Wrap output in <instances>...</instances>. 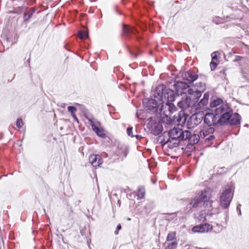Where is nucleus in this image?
<instances>
[{
	"mask_svg": "<svg viewBox=\"0 0 249 249\" xmlns=\"http://www.w3.org/2000/svg\"><path fill=\"white\" fill-rule=\"evenodd\" d=\"M189 131H183L178 127H174L168 133V137L160 135L157 137V142L162 145H167L170 149L177 147L182 141L186 140L190 135Z\"/></svg>",
	"mask_w": 249,
	"mask_h": 249,
	"instance_id": "f257e3e1",
	"label": "nucleus"
},
{
	"mask_svg": "<svg viewBox=\"0 0 249 249\" xmlns=\"http://www.w3.org/2000/svg\"><path fill=\"white\" fill-rule=\"evenodd\" d=\"M177 110V107L171 102L162 101L159 107L157 116L160 118L162 123L167 124H170L173 123L170 115L176 112Z\"/></svg>",
	"mask_w": 249,
	"mask_h": 249,
	"instance_id": "f03ea898",
	"label": "nucleus"
},
{
	"mask_svg": "<svg viewBox=\"0 0 249 249\" xmlns=\"http://www.w3.org/2000/svg\"><path fill=\"white\" fill-rule=\"evenodd\" d=\"M153 96L160 102H169L172 103L176 97L178 96L175 91L170 89H166L164 85L157 87L154 91Z\"/></svg>",
	"mask_w": 249,
	"mask_h": 249,
	"instance_id": "7ed1b4c3",
	"label": "nucleus"
},
{
	"mask_svg": "<svg viewBox=\"0 0 249 249\" xmlns=\"http://www.w3.org/2000/svg\"><path fill=\"white\" fill-rule=\"evenodd\" d=\"M231 109L227 104L220 105L218 108L214 109V112L216 114L222 124H226L231 113Z\"/></svg>",
	"mask_w": 249,
	"mask_h": 249,
	"instance_id": "20e7f679",
	"label": "nucleus"
},
{
	"mask_svg": "<svg viewBox=\"0 0 249 249\" xmlns=\"http://www.w3.org/2000/svg\"><path fill=\"white\" fill-rule=\"evenodd\" d=\"M154 99L152 98H145L143 100L142 103L144 108L151 114H155L157 116L159 107L160 106L161 102L159 101L154 96Z\"/></svg>",
	"mask_w": 249,
	"mask_h": 249,
	"instance_id": "39448f33",
	"label": "nucleus"
},
{
	"mask_svg": "<svg viewBox=\"0 0 249 249\" xmlns=\"http://www.w3.org/2000/svg\"><path fill=\"white\" fill-rule=\"evenodd\" d=\"M209 197V190H205L200 192L194 199H191L187 208L190 209L199 207L203 203V199Z\"/></svg>",
	"mask_w": 249,
	"mask_h": 249,
	"instance_id": "423d86ee",
	"label": "nucleus"
},
{
	"mask_svg": "<svg viewBox=\"0 0 249 249\" xmlns=\"http://www.w3.org/2000/svg\"><path fill=\"white\" fill-rule=\"evenodd\" d=\"M198 98L191 96L189 93L186 97H182L181 100L178 103V107L182 110H186L188 108L194 107L198 101Z\"/></svg>",
	"mask_w": 249,
	"mask_h": 249,
	"instance_id": "0eeeda50",
	"label": "nucleus"
},
{
	"mask_svg": "<svg viewBox=\"0 0 249 249\" xmlns=\"http://www.w3.org/2000/svg\"><path fill=\"white\" fill-rule=\"evenodd\" d=\"M233 192L231 188L226 189L220 196V205L225 209L228 208L232 198Z\"/></svg>",
	"mask_w": 249,
	"mask_h": 249,
	"instance_id": "6e6552de",
	"label": "nucleus"
},
{
	"mask_svg": "<svg viewBox=\"0 0 249 249\" xmlns=\"http://www.w3.org/2000/svg\"><path fill=\"white\" fill-rule=\"evenodd\" d=\"M204 122L206 125L210 126H218L222 125L216 114L207 113L204 115Z\"/></svg>",
	"mask_w": 249,
	"mask_h": 249,
	"instance_id": "1a4fd4ad",
	"label": "nucleus"
},
{
	"mask_svg": "<svg viewBox=\"0 0 249 249\" xmlns=\"http://www.w3.org/2000/svg\"><path fill=\"white\" fill-rule=\"evenodd\" d=\"M147 121V127L153 134L158 135L162 131V125L159 122H156L152 118H150Z\"/></svg>",
	"mask_w": 249,
	"mask_h": 249,
	"instance_id": "9d476101",
	"label": "nucleus"
},
{
	"mask_svg": "<svg viewBox=\"0 0 249 249\" xmlns=\"http://www.w3.org/2000/svg\"><path fill=\"white\" fill-rule=\"evenodd\" d=\"M173 87L178 96L188 93V90L191 89H189V87L187 84L182 81H178L175 83Z\"/></svg>",
	"mask_w": 249,
	"mask_h": 249,
	"instance_id": "9b49d317",
	"label": "nucleus"
},
{
	"mask_svg": "<svg viewBox=\"0 0 249 249\" xmlns=\"http://www.w3.org/2000/svg\"><path fill=\"white\" fill-rule=\"evenodd\" d=\"M214 131L213 127L205 125L199 132L200 136L202 138H206L209 141L212 140L214 137L212 135Z\"/></svg>",
	"mask_w": 249,
	"mask_h": 249,
	"instance_id": "f8f14e48",
	"label": "nucleus"
},
{
	"mask_svg": "<svg viewBox=\"0 0 249 249\" xmlns=\"http://www.w3.org/2000/svg\"><path fill=\"white\" fill-rule=\"evenodd\" d=\"M212 225L208 223L201 224L195 226L192 228V231L194 232L207 233L211 232L213 230Z\"/></svg>",
	"mask_w": 249,
	"mask_h": 249,
	"instance_id": "ddd939ff",
	"label": "nucleus"
},
{
	"mask_svg": "<svg viewBox=\"0 0 249 249\" xmlns=\"http://www.w3.org/2000/svg\"><path fill=\"white\" fill-rule=\"evenodd\" d=\"M37 9L35 7L30 8H25V11L23 16V22L26 24L31 21V18L34 17V14Z\"/></svg>",
	"mask_w": 249,
	"mask_h": 249,
	"instance_id": "4468645a",
	"label": "nucleus"
},
{
	"mask_svg": "<svg viewBox=\"0 0 249 249\" xmlns=\"http://www.w3.org/2000/svg\"><path fill=\"white\" fill-rule=\"evenodd\" d=\"M204 115L202 111H198L193 114L190 118V122L194 125H197L203 120H204Z\"/></svg>",
	"mask_w": 249,
	"mask_h": 249,
	"instance_id": "2eb2a0df",
	"label": "nucleus"
},
{
	"mask_svg": "<svg viewBox=\"0 0 249 249\" xmlns=\"http://www.w3.org/2000/svg\"><path fill=\"white\" fill-rule=\"evenodd\" d=\"M199 86H197V89L195 90L190 89L188 90L189 93L191 95L196 97V98H199L201 96V93L203 92L205 89V84L203 82H200Z\"/></svg>",
	"mask_w": 249,
	"mask_h": 249,
	"instance_id": "dca6fc26",
	"label": "nucleus"
},
{
	"mask_svg": "<svg viewBox=\"0 0 249 249\" xmlns=\"http://www.w3.org/2000/svg\"><path fill=\"white\" fill-rule=\"evenodd\" d=\"M3 36L6 41L10 43L11 45L15 43L18 38L16 32H4Z\"/></svg>",
	"mask_w": 249,
	"mask_h": 249,
	"instance_id": "f3484780",
	"label": "nucleus"
},
{
	"mask_svg": "<svg viewBox=\"0 0 249 249\" xmlns=\"http://www.w3.org/2000/svg\"><path fill=\"white\" fill-rule=\"evenodd\" d=\"M89 161L95 167H99L102 163L103 160L99 155H92L89 157Z\"/></svg>",
	"mask_w": 249,
	"mask_h": 249,
	"instance_id": "a211bd4d",
	"label": "nucleus"
},
{
	"mask_svg": "<svg viewBox=\"0 0 249 249\" xmlns=\"http://www.w3.org/2000/svg\"><path fill=\"white\" fill-rule=\"evenodd\" d=\"M182 77L183 79L190 83H193L197 79L198 75L194 73L192 71H189L183 73Z\"/></svg>",
	"mask_w": 249,
	"mask_h": 249,
	"instance_id": "6ab92c4d",
	"label": "nucleus"
},
{
	"mask_svg": "<svg viewBox=\"0 0 249 249\" xmlns=\"http://www.w3.org/2000/svg\"><path fill=\"white\" fill-rule=\"evenodd\" d=\"M209 98V94L208 93H205L204 94L203 97L201 100L199 102V103L196 105V104L195 106V109H198L199 108L204 107L205 106H207L208 104V100Z\"/></svg>",
	"mask_w": 249,
	"mask_h": 249,
	"instance_id": "aec40b11",
	"label": "nucleus"
},
{
	"mask_svg": "<svg viewBox=\"0 0 249 249\" xmlns=\"http://www.w3.org/2000/svg\"><path fill=\"white\" fill-rule=\"evenodd\" d=\"M240 116L238 113H235L233 114L231 111V113H230V118L227 123L236 125L240 123Z\"/></svg>",
	"mask_w": 249,
	"mask_h": 249,
	"instance_id": "412c9836",
	"label": "nucleus"
},
{
	"mask_svg": "<svg viewBox=\"0 0 249 249\" xmlns=\"http://www.w3.org/2000/svg\"><path fill=\"white\" fill-rule=\"evenodd\" d=\"M219 54V52L218 51L214 52L211 54L212 61L210 66L212 70H213L218 65L217 55Z\"/></svg>",
	"mask_w": 249,
	"mask_h": 249,
	"instance_id": "4be33fe9",
	"label": "nucleus"
},
{
	"mask_svg": "<svg viewBox=\"0 0 249 249\" xmlns=\"http://www.w3.org/2000/svg\"><path fill=\"white\" fill-rule=\"evenodd\" d=\"M190 136L187 137V140H188L189 143L193 145L197 143L200 139V135L196 134H191V133L189 131Z\"/></svg>",
	"mask_w": 249,
	"mask_h": 249,
	"instance_id": "5701e85b",
	"label": "nucleus"
},
{
	"mask_svg": "<svg viewBox=\"0 0 249 249\" xmlns=\"http://www.w3.org/2000/svg\"><path fill=\"white\" fill-rule=\"evenodd\" d=\"M207 215V214L206 211L202 210L196 214L195 217L199 222H203L207 221L206 218Z\"/></svg>",
	"mask_w": 249,
	"mask_h": 249,
	"instance_id": "b1692460",
	"label": "nucleus"
},
{
	"mask_svg": "<svg viewBox=\"0 0 249 249\" xmlns=\"http://www.w3.org/2000/svg\"><path fill=\"white\" fill-rule=\"evenodd\" d=\"M223 104H224L223 102V101L221 99H217L216 100H214L210 103V107L212 108V110L214 111V109H216L218 108V107Z\"/></svg>",
	"mask_w": 249,
	"mask_h": 249,
	"instance_id": "393cba45",
	"label": "nucleus"
},
{
	"mask_svg": "<svg viewBox=\"0 0 249 249\" xmlns=\"http://www.w3.org/2000/svg\"><path fill=\"white\" fill-rule=\"evenodd\" d=\"M92 129L94 131L97 136L101 138H105L106 135L104 133V130L102 128L99 127L97 125H92Z\"/></svg>",
	"mask_w": 249,
	"mask_h": 249,
	"instance_id": "a878e982",
	"label": "nucleus"
},
{
	"mask_svg": "<svg viewBox=\"0 0 249 249\" xmlns=\"http://www.w3.org/2000/svg\"><path fill=\"white\" fill-rule=\"evenodd\" d=\"M210 193H209V197L207 198L206 199H203V206L204 208L208 209V210H210V208L212 207V201L210 200Z\"/></svg>",
	"mask_w": 249,
	"mask_h": 249,
	"instance_id": "bb28decb",
	"label": "nucleus"
},
{
	"mask_svg": "<svg viewBox=\"0 0 249 249\" xmlns=\"http://www.w3.org/2000/svg\"><path fill=\"white\" fill-rule=\"evenodd\" d=\"M76 36L80 39L84 40L89 37L88 32H77Z\"/></svg>",
	"mask_w": 249,
	"mask_h": 249,
	"instance_id": "cd10ccee",
	"label": "nucleus"
},
{
	"mask_svg": "<svg viewBox=\"0 0 249 249\" xmlns=\"http://www.w3.org/2000/svg\"><path fill=\"white\" fill-rule=\"evenodd\" d=\"M213 21L216 24H222L224 23V19L219 17H215L213 18Z\"/></svg>",
	"mask_w": 249,
	"mask_h": 249,
	"instance_id": "c85d7f7f",
	"label": "nucleus"
},
{
	"mask_svg": "<svg viewBox=\"0 0 249 249\" xmlns=\"http://www.w3.org/2000/svg\"><path fill=\"white\" fill-rule=\"evenodd\" d=\"M145 195V192L144 190V189L143 188H139L137 196L139 198H142Z\"/></svg>",
	"mask_w": 249,
	"mask_h": 249,
	"instance_id": "c756f323",
	"label": "nucleus"
},
{
	"mask_svg": "<svg viewBox=\"0 0 249 249\" xmlns=\"http://www.w3.org/2000/svg\"><path fill=\"white\" fill-rule=\"evenodd\" d=\"M88 120L91 127L92 125H96V124L100 125V123L98 121L95 120L94 118H88Z\"/></svg>",
	"mask_w": 249,
	"mask_h": 249,
	"instance_id": "7c9ffc66",
	"label": "nucleus"
},
{
	"mask_svg": "<svg viewBox=\"0 0 249 249\" xmlns=\"http://www.w3.org/2000/svg\"><path fill=\"white\" fill-rule=\"evenodd\" d=\"M177 245L178 243L177 242H173L169 244L166 247L165 249H175L177 246Z\"/></svg>",
	"mask_w": 249,
	"mask_h": 249,
	"instance_id": "2f4dec72",
	"label": "nucleus"
},
{
	"mask_svg": "<svg viewBox=\"0 0 249 249\" xmlns=\"http://www.w3.org/2000/svg\"><path fill=\"white\" fill-rule=\"evenodd\" d=\"M176 237V233L174 232H172L169 233H168L167 236V240L169 241H172Z\"/></svg>",
	"mask_w": 249,
	"mask_h": 249,
	"instance_id": "473e14b6",
	"label": "nucleus"
},
{
	"mask_svg": "<svg viewBox=\"0 0 249 249\" xmlns=\"http://www.w3.org/2000/svg\"><path fill=\"white\" fill-rule=\"evenodd\" d=\"M128 150L125 147H124L122 149V152H120V151L118 152V154L120 156H122L124 158H125L126 157L127 154H128Z\"/></svg>",
	"mask_w": 249,
	"mask_h": 249,
	"instance_id": "72a5a7b5",
	"label": "nucleus"
},
{
	"mask_svg": "<svg viewBox=\"0 0 249 249\" xmlns=\"http://www.w3.org/2000/svg\"><path fill=\"white\" fill-rule=\"evenodd\" d=\"M23 125V122L21 118H19L17 120L16 122V125L18 128H21Z\"/></svg>",
	"mask_w": 249,
	"mask_h": 249,
	"instance_id": "f704fd0d",
	"label": "nucleus"
},
{
	"mask_svg": "<svg viewBox=\"0 0 249 249\" xmlns=\"http://www.w3.org/2000/svg\"><path fill=\"white\" fill-rule=\"evenodd\" d=\"M68 111L71 112V115L74 114V113L76 111V108L73 106H69L68 107Z\"/></svg>",
	"mask_w": 249,
	"mask_h": 249,
	"instance_id": "c9c22d12",
	"label": "nucleus"
},
{
	"mask_svg": "<svg viewBox=\"0 0 249 249\" xmlns=\"http://www.w3.org/2000/svg\"><path fill=\"white\" fill-rule=\"evenodd\" d=\"M132 129L133 127L132 126H129L127 128V134L131 137H134V135L132 134Z\"/></svg>",
	"mask_w": 249,
	"mask_h": 249,
	"instance_id": "e433bc0d",
	"label": "nucleus"
},
{
	"mask_svg": "<svg viewBox=\"0 0 249 249\" xmlns=\"http://www.w3.org/2000/svg\"><path fill=\"white\" fill-rule=\"evenodd\" d=\"M123 27V29L122 31H125V32L131 31L129 27L127 26L126 25L124 24Z\"/></svg>",
	"mask_w": 249,
	"mask_h": 249,
	"instance_id": "4c0bfd02",
	"label": "nucleus"
},
{
	"mask_svg": "<svg viewBox=\"0 0 249 249\" xmlns=\"http://www.w3.org/2000/svg\"><path fill=\"white\" fill-rule=\"evenodd\" d=\"M243 58V57L242 56H236L235 59L234 60V62L242 60Z\"/></svg>",
	"mask_w": 249,
	"mask_h": 249,
	"instance_id": "58836bf2",
	"label": "nucleus"
},
{
	"mask_svg": "<svg viewBox=\"0 0 249 249\" xmlns=\"http://www.w3.org/2000/svg\"><path fill=\"white\" fill-rule=\"evenodd\" d=\"M142 112V110H139L137 111L136 116L138 118H140V115L141 114Z\"/></svg>",
	"mask_w": 249,
	"mask_h": 249,
	"instance_id": "ea45409f",
	"label": "nucleus"
},
{
	"mask_svg": "<svg viewBox=\"0 0 249 249\" xmlns=\"http://www.w3.org/2000/svg\"><path fill=\"white\" fill-rule=\"evenodd\" d=\"M240 206L241 205H238L237 207V210L238 211V215H241V211L240 210Z\"/></svg>",
	"mask_w": 249,
	"mask_h": 249,
	"instance_id": "a19ab883",
	"label": "nucleus"
},
{
	"mask_svg": "<svg viewBox=\"0 0 249 249\" xmlns=\"http://www.w3.org/2000/svg\"><path fill=\"white\" fill-rule=\"evenodd\" d=\"M134 137H135L136 138V139L138 140L142 138V137L141 135H134Z\"/></svg>",
	"mask_w": 249,
	"mask_h": 249,
	"instance_id": "79ce46f5",
	"label": "nucleus"
},
{
	"mask_svg": "<svg viewBox=\"0 0 249 249\" xmlns=\"http://www.w3.org/2000/svg\"><path fill=\"white\" fill-rule=\"evenodd\" d=\"M121 225L120 224H119L117 225V230L118 231V230H120L121 229Z\"/></svg>",
	"mask_w": 249,
	"mask_h": 249,
	"instance_id": "37998d69",
	"label": "nucleus"
},
{
	"mask_svg": "<svg viewBox=\"0 0 249 249\" xmlns=\"http://www.w3.org/2000/svg\"><path fill=\"white\" fill-rule=\"evenodd\" d=\"M71 116L73 117V118H74V120H76L77 121H78V119L74 114H72Z\"/></svg>",
	"mask_w": 249,
	"mask_h": 249,
	"instance_id": "c03bdc74",
	"label": "nucleus"
},
{
	"mask_svg": "<svg viewBox=\"0 0 249 249\" xmlns=\"http://www.w3.org/2000/svg\"><path fill=\"white\" fill-rule=\"evenodd\" d=\"M128 33L129 32H124V34L123 35V36H127Z\"/></svg>",
	"mask_w": 249,
	"mask_h": 249,
	"instance_id": "a18cd8bd",
	"label": "nucleus"
},
{
	"mask_svg": "<svg viewBox=\"0 0 249 249\" xmlns=\"http://www.w3.org/2000/svg\"><path fill=\"white\" fill-rule=\"evenodd\" d=\"M115 234H118V231H115Z\"/></svg>",
	"mask_w": 249,
	"mask_h": 249,
	"instance_id": "49530a36",
	"label": "nucleus"
},
{
	"mask_svg": "<svg viewBox=\"0 0 249 249\" xmlns=\"http://www.w3.org/2000/svg\"><path fill=\"white\" fill-rule=\"evenodd\" d=\"M65 106V104H63V105L61 106V107H64Z\"/></svg>",
	"mask_w": 249,
	"mask_h": 249,
	"instance_id": "de8ad7c7",
	"label": "nucleus"
},
{
	"mask_svg": "<svg viewBox=\"0 0 249 249\" xmlns=\"http://www.w3.org/2000/svg\"><path fill=\"white\" fill-rule=\"evenodd\" d=\"M78 31L81 32V31H83L80 30H79Z\"/></svg>",
	"mask_w": 249,
	"mask_h": 249,
	"instance_id": "09e8293b",
	"label": "nucleus"
},
{
	"mask_svg": "<svg viewBox=\"0 0 249 249\" xmlns=\"http://www.w3.org/2000/svg\"><path fill=\"white\" fill-rule=\"evenodd\" d=\"M124 0H122V2H124Z\"/></svg>",
	"mask_w": 249,
	"mask_h": 249,
	"instance_id": "8fccbe9b",
	"label": "nucleus"
}]
</instances>
